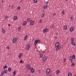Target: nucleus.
Returning a JSON list of instances; mask_svg holds the SVG:
<instances>
[{"mask_svg": "<svg viewBox=\"0 0 76 76\" xmlns=\"http://www.w3.org/2000/svg\"><path fill=\"white\" fill-rule=\"evenodd\" d=\"M48 31V28H45L43 30V33H44L45 32H47Z\"/></svg>", "mask_w": 76, "mask_h": 76, "instance_id": "0eeeda50", "label": "nucleus"}, {"mask_svg": "<svg viewBox=\"0 0 76 76\" xmlns=\"http://www.w3.org/2000/svg\"><path fill=\"white\" fill-rule=\"evenodd\" d=\"M45 52H43V53L44 54V53H45Z\"/></svg>", "mask_w": 76, "mask_h": 76, "instance_id": "13d9d810", "label": "nucleus"}, {"mask_svg": "<svg viewBox=\"0 0 76 76\" xmlns=\"http://www.w3.org/2000/svg\"><path fill=\"white\" fill-rule=\"evenodd\" d=\"M48 7V6L45 5L44 6V9H47V8Z\"/></svg>", "mask_w": 76, "mask_h": 76, "instance_id": "aec40b11", "label": "nucleus"}, {"mask_svg": "<svg viewBox=\"0 0 76 76\" xmlns=\"http://www.w3.org/2000/svg\"><path fill=\"white\" fill-rule=\"evenodd\" d=\"M8 26H10V24H8Z\"/></svg>", "mask_w": 76, "mask_h": 76, "instance_id": "603ef678", "label": "nucleus"}, {"mask_svg": "<svg viewBox=\"0 0 76 76\" xmlns=\"http://www.w3.org/2000/svg\"><path fill=\"white\" fill-rule=\"evenodd\" d=\"M22 56V53H21L19 54L18 57L20 58V57H21Z\"/></svg>", "mask_w": 76, "mask_h": 76, "instance_id": "dca6fc26", "label": "nucleus"}, {"mask_svg": "<svg viewBox=\"0 0 76 76\" xmlns=\"http://www.w3.org/2000/svg\"><path fill=\"white\" fill-rule=\"evenodd\" d=\"M3 73H4V74H6L7 73V70H4V71H3Z\"/></svg>", "mask_w": 76, "mask_h": 76, "instance_id": "f3484780", "label": "nucleus"}, {"mask_svg": "<svg viewBox=\"0 0 76 76\" xmlns=\"http://www.w3.org/2000/svg\"><path fill=\"white\" fill-rule=\"evenodd\" d=\"M50 76H51V75H50Z\"/></svg>", "mask_w": 76, "mask_h": 76, "instance_id": "6e6d98bb", "label": "nucleus"}, {"mask_svg": "<svg viewBox=\"0 0 76 76\" xmlns=\"http://www.w3.org/2000/svg\"><path fill=\"white\" fill-rule=\"evenodd\" d=\"M42 20H39V23H42Z\"/></svg>", "mask_w": 76, "mask_h": 76, "instance_id": "f704fd0d", "label": "nucleus"}, {"mask_svg": "<svg viewBox=\"0 0 76 76\" xmlns=\"http://www.w3.org/2000/svg\"><path fill=\"white\" fill-rule=\"evenodd\" d=\"M11 68L9 67L8 68V70L9 71V72H10V71H11Z\"/></svg>", "mask_w": 76, "mask_h": 76, "instance_id": "b1692460", "label": "nucleus"}, {"mask_svg": "<svg viewBox=\"0 0 76 76\" xmlns=\"http://www.w3.org/2000/svg\"><path fill=\"white\" fill-rule=\"evenodd\" d=\"M27 23V21L24 22L22 23L23 26H25L26 25V23Z\"/></svg>", "mask_w": 76, "mask_h": 76, "instance_id": "9b49d317", "label": "nucleus"}, {"mask_svg": "<svg viewBox=\"0 0 76 76\" xmlns=\"http://www.w3.org/2000/svg\"><path fill=\"white\" fill-rule=\"evenodd\" d=\"M27 37H28L27 35H26L25 36V38H24V40H26V38H27Z\"/></svg>", "mask_w": 76, "mask_h": 76, "instance_id": "a878e982", "label": "nucleus"}, {"mask_svg": "<svg viewBox=\"0 0 76 76\" xmlns=\"http://www.w3.org/2000/svg\"><path fill=\"white\" fill-rule=\"evenodd\" d=\"M14 20H18V17L16 16H15L14 17Z\"/></svg>", "mask_w": 76, "mask_h": 76, "instance_id": "f8f14e48", "label": "nucleus"}, {"mask_svg": "<svg viewBox=\"0 0 76 76\" xmlns=\"http://www.w3.org/2000/svg\"><path fill=\"white\" fill-rule=\"evenodd\" d=\"M66 1H68V0H66Z\"/></svg>", "mask_w": 76, "mask_h": 76, "instance_id": "bf43d9fd", "label": "nucleus"}, {"mask_svg": "<svg viewBox=\"0 0 76 76\" xmlns=\"http://www.w3.org/2000/svg\"><path fill=\"white\" fill-rule=\"evenodd\" d=\"M33 1L35 3H37V2L38 1V0H34Z\"/></svg>", "mask_w": 76, "mask_h": 76, "instance_id": "cd10ccee", "label": "nucleus"}, {"mask_svg": "<svg viewBox=\"0 0 76 76\" xmlns=\"http://www.w3.org/2000/svg\"><path fill=\"white\" fill-rule=\"evenodd\" d=\"M54 27V25L52 24V27H51L52 28H53Z\"/></svg>", "mask_w": 76, "mask_h": 76, "instance_id": "4c0bfd02", "label": "nucleus"}, {"mask_svg": "<svg viewBox=\"0 0 76 76\" xmlns=\"http://www.w3.org/2000/svg\"><path fill=\"white\" fill-rule=\"evenodd\" d=\"M30 20L29 18H28L27 20V21L28 22H29V21Z\"/></svg>", "mask_w": 76, "mask_h": 76, "instance_id": "58836bf2", "label": "nucleus"}, {"mask_svg": "<svg viewBox=\"0 0 76 76\" xmlns=\"http://www.w3.org/2000/svg\"><path fill=\"white\" fill-rule=\"evenodd\" d=\"M66 29H67V26L66 25H65L64 26V29L66 30Z\"/></svg>", "mask_w": 76, "mask_h": 76, "instance_id": "ddd939ff", "label": "nucleus"}, {"mask_svg": "<svg viewBox=\"0 0 76 76\" xmlns=\"http://www.w3.org/2000/svg\"><path fill=\"white\" fill-rule=\"evenodd\" d=\"M66 58H65L64 59L63 61V63H64V62H65V61H66Z\"/></svg>", "mask_w": 76, "mask_h": 76, "instance_id": "ea45409f", "label": "nucleus"}, {"mask_svg": "<svg viewBox=\"0 0 76 76\" xmlns=\"http://www.w3.org/2000/svg\"><path fill=\"white\" fill-rule=\"evenodd\" d=\"M50 28H51V26H50Z\"/></svg>", "mask_w": 76, "mask_h": 76, "instance_id": "5fc2aeb1", "label": "nucleus"}, {"mask_svg": "<svg viewBox=\"0 0 76 76\" xmlns=\"http://www.w3.org/2000/svg\"><path fill=\"white\" fill-rule=\"evenodd\" d=\"M71 63H73V59H71Z\"/></svg>", "mask_w": 76, "mask_h": 76, "instance_id": "79ce46f5", "label": "nucleus"}, {"mask_svg": "<svg viewBox=\"0 0 76 76\" xmlns=\"http://www.w3.org/2000/svg\"><path fill=\"white\" fill-rule=\"evenodd\" d=\"M4 74V73H3V71H2V72L0 76H3V74Z\"/></svg>", "mask_w": 76, "mask_h": 76, "instance_id": "4be33fe9", "label": "nucleus"}, {"mask_svg": "<svg viewBox=\"0 0 76 76\" xmlns=\"http://www.w3.org/2000/svg\"><path fill=\"white\" fill-rule=\"evenodd\" d=\"M42 56H43V55L42 54H41L40 55V57H42Z\"/></svg>", "mask_w": 76, "mask_h": 76, "instance_id": "c9c22d12", "label": "nucleus"}, {"mask_svg": "<svg viewBox=\"0 0 76 76\" xmlns=\"http://www.w3.org/2000/svg\"><path fill=\"white\" fill-rule=\"evenodd\" d=\"M2 32L4 34L6 32V31L4 29V28H2Z\"/></svg>", "mask_w": 76, "mask_h": 76, "instance_id": "2eb2a0df", "label": "nucleus"}, {"mask_svg": "<svg viewBox=\"0 0 76 76\" xmlns=\"http://www.w3.org/2000/svg\"><path fill=\"white\" fill-rule=\"evenodd\" d=\"M17 10H19V9H20V7H17Z\"/></svg>", "mask_w": 76, "mask_h": 76, "instance_id": "72a5a7b5", "label": "nucleus"}, {"mask_svg": "<svg viewBox=\"0 0 76 76\" xmlns=\"http://www.w3.org/2000/svg\"><path fill=\"white\" fill-rule=\"evenodd\" d=\"M72 66H75V64H74V63H72Z\"/></svg>", "mask_w": 76, "mask_h": 76, "instance_id": "7c9ffc66", "label": "nucleus"}, {"mask_svg": "<svg viewBox=\"0 0 76 76\" xmlns=\"http://www.w3.org/2000/svg\"><path fill=\"white\" fill-rule=\"evenodd\" d=\"M68 76H72V73H69L68 74Z\"/></svg>", "mask_w": 76, "mask_h": 76, "instance_id": "bb28decb", "label": "nucleus"}, {"mask_svg": "<svg viewBox=\"0 0 76 76\" xmlns=\"http://www.w3.org/2000/svg\"><path fill=\"white\" fill-rule=\"evenodd\" d=\"M7 49L8 50H9V48H10V47H9V46H7Z\"/></svg>", "mask_w": 76, "mask_h": 76, "instance_id": "e433bc0d", "label": "nucleus"}, {"mask_svg": "<svg viewBox=\"0 0 76 76\" xmlns=\"http://www.w3.org/2000/svg\"><path fill=\"white\" fill-rule=\"evenodd\" d=\"M50 72V69H48L46 70V74H48Z\"/></svg>", "mask_w": 76, "mask_h": 76, "instance_id": "6e6552de", "label": "nucleus"}, {"mask_svg": "<svg viewBox=\"0 0 76 76\" xmlns=\"http://www.w3.org/2000/svg\"><path fill=\"white\" fill-rule=\"evenodd\" d=\"M55 48H56V51H58V50H60L61 48V46H60V43L57 42L56 43Z\"/></svg>", "mask_w": 76, "mask_h": 76, "instance_id": "f257e3e1", "label": "nucleus"}, {"mask_svg": "<svg viewBox=\"0 0 76 76\" xmlns=\"http://www.w3.org/2000/svg\"><path fill=\"white\" fill-rule=\"evenodd\" d=\"M13 75H16V71H15L13 72Z\"/></svg>", "mask_w": 76, "mask_h": 76, "instance_id": "473e14b6", "label": "nucleus"}, {"mask_svg": "<svg viewBox=\"0 0 76 76\" xmlns=\"http://www.w3.org/2000/svg\"><path fill=\"white\" fill-rule=\"evenodd\" d=\"M56 73L57 75H58V74L60 73V71L59 70H57L56 71Z\"/></svg>", "mask_w": 76, "mask_h": 76, "instance_id": "412c9836", "label": "nucleus"}, {"mask_svg": "<svg viewBox=\"0 0 76 76\" xmlns=\"http://www.w3.org/2000/svg\"><path fill=\"white\" fill-rule=\"evenodd\" d=\"M55 39H56V38H57V36H56L55 37Z\"/></svg>", "mask_w": 76, "mask_h": 76, "instance_id": "8fccbe9b", "label": "nucleus"}, {"mask_svg": "<svg viewBox=\"0 0 76 76\" xmlns=\"http://www.w3.org/2000/svg\"><path fill=\"white\" fill-rule=\"evenodd\" d=\"M30 48V45L29 44H28L26 45V49L27 50H29V48Z\"/></svg>", "mask_w": 76, "mask_h": 76, "instance_id": "423d86ee", "label": "nucleus"}, {"mask_svg": "<svg viewBox=\"0 0 76 76\" xmlns=\"http://www.w3.org/2000/svg\"><path fill=\"white\" fill-rule=\"evenodd\" d=\"M18 30H19V31H20V27H18Z\"/></svg>", "mask_w": 76, "mask_h": 76, "instance_id": "37998d69", "label": "nucleus"}, {"mask_svg": "<svg viewBox=\"0 0 76 76\" xmlns=\"http://www.w3.org/2000/svg\"><path fill=\"white\" fill-rule=\"evenodd\" d=\"M8 67V66H4V69H6V68H7Z\"/></svg>", "mask_w": 76, "mask_h": 76, "instance_id": "5701e85b", "label": "nucleus"}, {"mask_svg": "<svg viewBox=\"0 0 76 76\" xmlns=\"http://www.w3.org/2000/svg\"><path fill=\"white\" fill-rule=\"evenodd\" d=\"M7 15H6V17H5V18H6H6H7Z\"/></svg>", "mask_w": 76, "mask_h": 76, "instance_id": "09e8293b", "label": "nucleus"}, {"mask_svg": "<svg viewBox=\"0 0 76 76\" xmlns=\"http://www.w3.org/2000/svg\"><path fill=\"white\" fill-rule=\"evenodd\" d=\"M31 73H34V69L33 68H32L31 69Z\"/></svg>", "mask_w": 76, "mask_h": 76, "instance_id": "6ab92c4d", "label": "nucleus"}, {"mask_svg": "<svg viewBox=\"0 0 76 76\" xmlns=\"http://www.w3.org/2000/svg\"><path fill=\"white\" fill-rule=\"evenodd\" d=\"M71 44L72 45H74V46H76V44H75V43L74 42H71Z\"/></svg>", "mask_w": 76, "mask_h": 76, "instance_id": "4468645a", "label": "nucleus"}, {"mask_svg": "<svg viewBox=\"0 0 76 76\" xmlns=\"http://www.w3.org/2000/svg\"><path fill=\"white\" fill-rule=\"evenodd\" d=\"M9 7H10V5L9 6Z\"/></svg>", "mask_w": 76, "mask_h": 76, "instance_id": "864d4df0", "label": "nucleus"}, {"mask_svg": "<svg viewBox=\"0 0 76 76\" xmlns=\"http://www.w3.org/2000/svg\"><path fill=\"white\" fill-rule=\"evenodd\" d=\"M47 58V56H44L42 58V61H45L46 60Z\"/></svg>", "mask_w": 76, "mask_h": 76, "instance_id": "39448f33", "label": "nucleus"}, {"mask_svg": "<svg viewBox=\"0 0 76 76\" xmlns=\"http://www.w3.org/2000/svg\"><path fill=\"white\" fill-rule=\"evenodd\" d=\"M64 12H65V11H64V10H63L62 12V15H64Z\"/></svg>", "mask_w": 76, "mask_h": 76, "instance_id": "393cba45", "label": "nucleus"}, {"mask_svg": "<svg viewBox=\"0 0 76 76\" xmlns=\"http://www.w3.org/2000/svg\"><path fill=\"white\" fill-rule=\"evenodd\" d=\"M74 76H76V75H74Z\"/></svg>", "mask_w": 76, "mask_h": 76, "instance_id": "4d7b16f0", "label": "nucleus"}, {"mask_svg": "<svg viewBox=\"0 0 76 76\" xmlns=\"http://www.w3.org/2000/svg\"><path fill=\"white\" fill-rule=\"evenodd\" d=\"M70 32H72V31H73V27H71L70 28Z\"/></svg>", "mask_w": 76, "mask_h": 76, "instance_id": "a211bd4d", "label": "nucleus"}, {"mask_svg": "<svg viewBox=\"0 0 76 76\" xmlns=\"http://www.w3.org/2000/svg\"><path fill=\"white\" fill-rule=\"evenodd\" d=\"M41 43V41L39 40H36L34 42V47L36 46V44H39V43Z\"/></svg>", "mask_w": 76, "mask_h": 76, "instance_id": "f03ea898", "label": "nucleus"}, {"mask_svg": "<svg viewBox=\"0 0 76 76\" xmlns=\"http://www.w3.org/2000/svg\"><path fill=\"white\" fill-rule=\"evenodd\" d=\"M26 67L28 69H31V66L29 65V64H28L26 65Z\"/></svg>", "mask_w": 76, "mask_h": 76, "instance_id": "1a4fd4ad", "label": "nucleus"}, {"mask_svg": "<svg viewBox=\"0 0 76 76\" xmlns=\"http://www.w3.org/2000/svg\"><path fill=\"white\" fill-rule=\"evenodd\" d=\"M49 2L48 1H47L46 2V4H48Z\"/></svg>", "mask_w": 76, "mask_h": 76, "instance_id": "c03bdc74", "label": "nucleus"}, {"mask_svg": "<svg viewBox=\"0 0 76 76\" xmlns=\"http://www.w3.org/2000/svg\"><path fill=\"white\" fill-rule=\"evenodd\" d=\"M45 15V14H42L41 15L42 18H44V16Z\"/></svg>", "mask_w": 76, "mask_h": 76, "instance_id": "2f4dec72", "label": "nucleus"}, {"mask_svg": "<svg viewBox=\"0 0 76 76\" xmlns=\"http://www.w3.org/2000/svg\"><path fill=\"white\" fill-rule=\"evenodd\" d=\"M23 61L22 60H21L20 61V63H23Z\"/></svg>", "mask_w": 76, "mask_h": 76, "instance_id": "c756f323", "label": "nucleus"}, {"mask_svg": "<svg viewBox=\"0 0 76 76\" xmlns=\"http://www.w3.org/2000/svg\"><path fill=\"white\" fill-rule=\"evenodd\" d=\"M30 24L31 25H33L34 24V22L32 20H31L30 21Z\"/></svg>", "mask_w": 76, "mask_h": 76, "instance_id": "9d476101", "label": "nucleus"}, {"mask_svg": "<svg viewBox=\"0 0 76 76\" xmlns=\"http://www.w3.org/2000/svg\"><path fill=\"white\" fill-rule=\"evenodd\" d=\"M70 19L71 20H73V18H72V17H70Z\"/></svg>", "mask_w": 76, "mask_h": 76, "instance_id": "a19ab883", "label": "nucleus"}, {"mask_svg": "<svg viewBox=\"0 0 76 76\" xmlns=\"http://www.w3.org/2000/svg\"><path fill=\"white\" fill-rule=\"evenodd\" d=\"M74 38H72L71 41L72 42H73L74 41Z\"/></svg>", "mask_w": 76, "mask_h": 76, "instance_id": "c85d7f7f", "label": "nucleus"}, {"mask_svg": "<svg viewBox=\"0 0 76 76\" xmlns=\"http://www.w3.org/2000/svg\"><path fill=\"white\" fill-rule=\"evenodd\" d=\"M53 15L55 16V15H56V14L55 13H54L53 14Z\"/></svg>", "mask_w": 76, "mask_h": 76, "instance_id": "49530a36", "label": "nucleus"}, {"mask_svg": "<svg viewBox=\"0 0 76 76\" xmlns=\"http://www.w3.org/2000/svg\"><path fill=\"white\" fill-rule=\"evenodd\" d=\"M17 37L14 38L12 40V42L13 43H15L16 42V41H17Z\"/></svg>", "mask_w": 76, "mask_h": 76, "instance_id": "20e7f679", "label": "nucleus"}, {"mask_svg": "<svg viewBox=\"0 0 76 76\" xmlns=\"http://www.w3.org/2000/svg\"><path fill=\"white\" fill-rule=\"evenodd\" d=\"M69 60H70L72 59H75V56L74 55H73V56H70L69 58Z\"/></svg>", "mask_w": 76, "mask_h": 76, "instance_id": "7ed1b4c3", "label": "nucleus"}, {"mask_svg": "<svg viewBox=\"0 0 76 76\" xmlns=\"http://www.w3.org/2000/svg\"><path fill=\"white\" fill-rule=\"evenodd\" d=\"M2 3H4V1H3V0H2Z\"/></svg>", "mask_w": 76, "mask_h": 76, "instance_id": "de8ad7c7", "label": "nucleus"}, {"mask_svg": "<svg viewBox=\"0 0 76 76\" xmlns=\"http://www.w3.org/2000/svg\"><path fill=\"white\" fill-rule=\"evenodd\" d=\"M12 7H13V5H12Z\"/></svg>", "mask_w": 76, "mask_h": 76, "instance_id": "3c124183", "label": "nucleus"}, {"mask_svg": "<svg viewBox=\"0 0 76 76\" xmlns=\"http://www.w3.org/2000/svg\"><path fill=\"white\" fill-rule=\"evenodd\" d=\"M22 1H23V0H21V1H20V3H21L22 2Z\"/></svg>", "mask_w": 76, "mask_h": 76, "instance_id": "a18cd8bd", "label": "nucleus"}, {"mask_svg": "<svg viewBox=\"0 0 76 76\" xmlns=\"http://www.w3.org/2000/svg\"><path fill=\"white\" fill-rule=\"evenodd\" d=\"M1 5V4H0V6Z\"/></svg>", "mask_w": 76, "mask_h": 76, "instance_id": "052dcab7", "label": "nucleus"}]
</instances>
